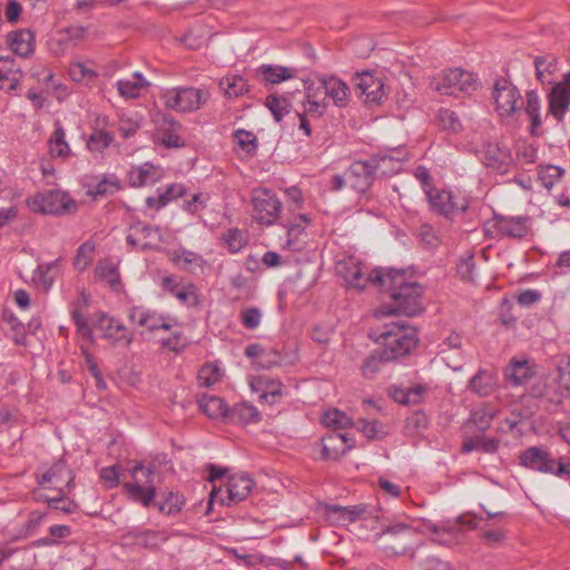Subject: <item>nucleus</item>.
<instances>
[{
  "label": "nucleus",
  "instance_id": "f257e3e1",
  "mask_svg": "<svg viewBox=\"0 0 570 570\" xmlns=\"http://www.w3.org/2000/svg\"><path fill=\"white\" fill-rule=\"evenodd\" d=\"M368 336L383 350L392 362L409 355L417 345L416 328L404 321L384 324Z\"/></svg>",
  "mask_w": 570,
  "mask_h": 570
},
{
  "label": "nucleus",
  "instance_id": "f03ea898",
  "mask_svg": "<svg viewBox=\"0 0 570 570\" xmlns=\"http://www.w3.org/2000/svg\"><path fill=\"white\" fill-rule=\"evenodd\" d=\"M374 538L379 547L385 552L395 556L410 554L413 558L419 532L405 523H395L376 533Z\"/></svg>",
  "mask_w": 570,
  "mask_h": 570
},
{
  "label": "nucleus",
  "instance_id": "7ed1b4c3",
  "mask_svg": "<svg viewBox=\"0 0 570 570\" xmlns=\"http://www.w3.org/2000/svg\"><path fill=\"white\" fill-rule=\"evenodd\" d=\"M209 99V92L195 87H173L161 89L159 100L166 109L177 112H193Z\"/></svg>",
  "mask_w": 570,
  "mask_h": 570
},
{
  "label": "nucleus",
  "instance_id": "20e7f679",
  "mask_svg": "<svg viewBox=\"0 0 570 570\" xmlns=\"http://www.w3.org/2000/svg\"><path fill=\"white\" fill-rule=\"evenodd\" d=\"M519 460L520 465L527 469L570 480V463L557 461L550 452L540 446L528 448L520 454Z\"/></svg>",
  "mask_w": 570,
  "mask_h": 570
},
{
  "label": "nucleus",
  "instance_id": "39448f33",
  "mask_svg": "<svg viewBox=\"0 0 570 570\" xmlns=\"http://www.w3.org/2000/svg\"><path fill=\"white\" fill-rule=\"evenodd\" d=\"M27 204L32 212L48 215L71 214L78 208L76 202L59 189L38 191Z\"/></svg>",
  "mask_w": 570,
  "mask_h": 570
},
{
  "label": "nucleus",
  "instance_id": "423d86ee",
  "mask_svg": "<svg viewBox=\"0 0 570 570\" xmlns=\"http://www.w3.org/2000/svg\"><path fill=\"white\" fill-rule=\"evenodd\" d=\"M433 90L449 96H456L460 92L471 94L476 89L474 76L461 68H449L433 77L430 82Z\"/></svg>",
  "mask_w": 570,
  "mask_h": 570
},
{
  "label": "nucleus",
  "instance_id": "0eeeda50",
  "mask_svg": "<svg viewBox=\"0 0 570 570\" xmlns=\"http://www.w3.org/2000/svg\"><path fill=\"white\" fill-rule=\"evenodd\" d=\"M492 99L497 112L502 118H510L521 110L523 100L517 86L507 78H499L492 88Z\"/></svg>",
  "mask_w": 570,
  "mask_h": 570
},
{
  "label": "nucleus",
  "instance_id": "6e6552de",
  "mask_svg": "<svg viewBox=\"0 0 570 570\" xmlns=\"http://www.w3.org/2000/svg\"><path fill=\"white\" fill-rule=\"evenodd\" d=\"M422 287L416 282H411L402 291L392 294L393 306L382 307L381 315L404 314L407 316L417 315L422 312Z\"/></svg>",
  "mask_w": 570,
  "mask_h": 570
},
{
  "label": "nucleus",
  "instance_id": "1a4fd4ad",
  "mask_svg": "<svg viewBox=\"0 0 570 570\" xmlns=\"http://www.w3.org/2000/svg\"><path fill=\"white\" fill-rule=\"evenodd\" d=\"M130 472L132 481L125 483L126 492L134 501L140 502L145 507L149 505L156 494L153 481L154 469L136 464Z\"/></svg>",
  "mask_w": 570,
  "mask_h": 570
},
{
  "label": "nucleus",
  "instance_id": "9d476101",
  "mask_svg": "<svg viewBox=\"0 0 570 570\" xmlns=\"http://www.w3.org/2000/svg\"><path fill=\"white\" fill-rule=\"evenodd\" d=\"M253 217L262 225H274L282 209V202L271 189L258 188L253 191Z\"/></svg>",
  "mask_w": 570,
  "mask_h": 570
},
{
  "label": "nucleus",
  "instance_id": "9b49d317",
  "mask_svg": "<svg viewBox=\"0 0 570 570\" xmlns=\"http://www.w3.org/2000/svg\"><path fill=\"white\" fill-rule=\"evenodd\" d=\"M426 198L433 212L451 217L455 214L463 213L469 204L466 198L460 194L446 189H426Z\"/></svg>",
  "mask_w": 570,
  "mask_h": 570
},
{
  "label": "nucleus",
  "instance_id": "f8f14e48",
  "mask_svg": "<svg viewBox=\"0 0 570 570\" xmlns=\"http://www.w3.org/2000/svg\"><path fill=\"white\" fill-rule=\"evenodd\" d=\"M375 158L356 160L346 169L348 186L360 194L366 193L380 175Z\"/></svg>",
  "mask_w": 570,
  "mask_h": 570
},
{
  "label": "nucleus",
  "instance_id": "ddd939ff",
  "mask_svg": "<svg viewBox=\"0 0 570 570\" xmlns=\"http://www.w3.org/2000/svg\"><path fill=\"white\" fill-rule=\"evenodd\" d=\"M36 478L40 487L56 490L59 494L63 493V488L70 491L75 487V474L63 460H58L43 473H37Z\"/></svg>",
  "mask_w": 570,
  "mask_h": 570
},
{
  "label": "nucleus",
  "instance_id": "4468645a",
  "mask_svg": "<svg viewBox=\"0 0 570 570\" xmlns=\"http://www.w3.org/2000/svg\"><path fill=\"white\" fill-rule=\"evenodd\" d=\"M482 161L488 168L505 174L512 167L514 158L511 149L504 142L488 140L483 144Z\"/></svg>",
  "mask_w": 570,
  "mask_h": 570
},
{
  "label": "nucleus",
  "instance_id": "2eb2a0df",
  "mask_svg": "<svg viewBox=\"0 0 570 570\" xmlns=\"http://www.w3.org/2000/svg\"><path fill=\"white\" fill-rule=\"evenodd\" d=\"M131 323L145 327L148 331L170 330L177 324V321L170 316L158 314L155 311L142 306L131 307L128 314Z\"/></svg>",
  "mask_w": 570,
  "mask_h": 570
},
{
  "label": "nucleus",
  "instance_id": "dca6fc26",
  "mask_svg": "<svg viewBox=\"0 0 570 570\" xmlns=\"http://www.w3.org/2000/svg\"><path fill=\"white\" fill-rule=\"evenodd\" d=\"M549 115L557 121H562L570 106V71L563 75V80L556 83L549 94Z\"/></svg>",
  "mask_w": 570,
  "mask_h": 570
},
{
  "label": "nucleus",
  "instance_id": "f3484780",
  "mask_svg": "<svg viewBox=\"0 0 570 570\" xmlns=\"http://www.w3.org/2000/svg\"><path fill=\"white\" fill-rule=\"evenodd\" d=\"M94 324L104 332V336L114 343L129 346L132 342V335L126 326L118 320L99 312L95 315Z\"/></svg>",
  "mask_w": 570,
  "mask_h": 570
},
{
  "label": "nucleus",
  "instance_id": "a211bd4d",
  "mask_svg": "<svg viewBox=\"0 0 570 570\" xmlns=\"http://www.w3.org/2000/svg\"><path fill=\"white\" fill-rule=\"evenodd\" d=\"M406 273L403 269L396 271L393 268H375L374 269V286L392 297V294L400 292L410 284Z\"/></svg>",
  "mask_w": 570,
  "mask_h": 570
},
{
  "label": "nucleus",
  "instance_id": "6ab92c4d",
  "mask_svg": "<svg viewBox=\"0 0 570 570\" xmlns=\"http://www.w3.org/2000/svg\"><path fill=\"white\" fill-rule=\"evenodd\" d=\"M356 90L365 104H380L385 97L384 83L372 72L364 71L355 77Z\"/></svg>",
  "mask_w": 570,
  "mask_h": 570
},
{
  "label": "nucleus",
  "instance_id": "aec40b11",
  "mask_svg": "<svg viewBox=\"0 0 570 570\" xmlns=\"http://www.w3.org/2000/svg\"><path fill=\"white\" fill-rule=\"evenodd\" d=\"M340 274L348 286L357 289H364L367 284L374 285V269L365 273V265L354 258L341 264Z\"/></svg>",
  "mask_w": 570,
  "mask_h": 570
},
{
  "label": "nucleus",
  "instance_id": "412c9836",
  "mask_svg": "<svg viewBox=\"0 0 570 570\" xmlns=\"http://www.w3.org/2000/svg\"><path fill=\"white\" fill-rule=\"evenodd\" d=\"M347 433L333 431L322 439V456L325 460L336 461L341 459L348 450L353 448L352 443H348Z\"/></svg>",
  "mask_w": 570,
  "mask_h": 570
},
{
  "label": "nucleus",
  "instance_id": "4be33fe9",
  "mask_svg": "<svg viewBox=\"0 0 570 570\" xmlns=\"http://www.w3.org/2000/svg\"><path fill=\"white\" fill-rule=\"evenodd\" d=\"M317 82L323 85L326 99H332L336 107L341 108L347 105L350 88L343 80L333 75H320Z\"/></svg>",
  "mask_w": 570,
  "mask_h": 570
},
{
  "label": "nucleus",
  "instance_id": "5701e85b",
  "mask_svg": "<svg viewBox=\"0 0 570 570\" xmlns=\"http://www.w3.org/2000/svg\"><path fill=\"white\" fill-rule=\"evenodd\" d=\"M535 374V366L528 358H512L504 368L505 380L514 386L528 383Z\"/></svg>",
  "mask_w": 570,
  "mask_h": 570
},
{
  "label": "nucleus",
  "instance_id": "b1692460",
  "mask_svg": "<svg viewBox=\"0 0 570 570\" xmlns=\"http://www.w3.org/2000/svg\"><path fill=\"white\" fill-rule=\"evenodd\" d=\"M498 376L493 371L480 368L469 381L468 389L480 397L490 396L498 389Z\"/></svg>",
  "mask_w": 570,
  "mask_h": 570
},
{
  "label": "nucleus",
  "instance_id": "393cba45",
  "mask_svg": "<svg viewBox=\"0 0 570 570\" xmlns=\"http://www.w3.org/2000/svg\"><path fill=\"white\" fill-rule=\"evenodd\" d=\"M161 176L163 173L159 167L150 163H145L140 166L132 167L127 174V179L131 187H142L154 185Z\"/></svg>",
  "mask_w": 570,
  "mask_h": 570
},
{
  "label": "nucleus",
  "instance_id": "a878e982",
  "mask_svg": "<svg viewBox=\"0 0 570 570\" xmlns=\"http://www.w3.org/2000/svg\"><path fill=\"white\" fill-rule=\"evenodd\" d=\"M61 258L39 264L32 274V282L39 289L49 292L53 286L60 269Z\"/></svg>",
  "mask_w": 570,
  "mask_h": 570
},
{
  "label": "nucleus",
  "instance_id": "bb28decb",
  "mask_svg": "<svg viewBox=\"0 0 570 570\" xmlns=\"http://www.w3.org/2000/svg\"><path fill=\"white\" fill-rule=\"evenodd\" d=\"M494 227L502 236L522 238L528 232L527 217H494Z\"/></svg>",
  "mask_w": 570,
  "mask_h": 570
},
{
  "label": "nucleus",
  "instance_id": "cd10ccee",
  "mask_svg": "<svg viewBox=\"0 0 570 570\" xmlns=\"http://www.w3.org/2000/svg\"><path fill=\"white\" fill-rule=\"evenodd\" d=\"M226 493L228 494V504L245 500L254 488V481L247 474L232 475L226 483Z\"/></svg>",
  "mask_w": 570,
  "mask_h": 570
},
{
  "label": "nucleus",
  "instance_id": "c85d7f7f",
  "mask_svg": "<svg viewBox=\"0 0 570 570\" xmlns=\"http://www.w3.org/2000/svg\"><path fill=\"white\" fill-rule=\"evenodd\" d=\"M125 538L130 540L132 544L146 549H157L168 539L165 531L139 529L129 531Z\"/></svg>",
  "mask_w": 570,
  "mask_h": 570
},
{
  "label": "nucleus",
  "instance_id": "c756f323",
  "mask_svg": "<svg viewBox=\"0 0 570 570\" xmlns=\"http://www.w3.org/2000/svg\"><path fill=\"white\" fill-rule=\"evenodd\" d=\"M21 71L12 57H0V89L8 92L16 90L20 83Z\"/></svg>",
  "mask_w": 570,
  "mask_h": 570
},
{
  "label": "nucleus",
  "instance_id": "7c9ffc66",
  "mask_svg": "<svg viewBox=\"0 0 570 570\" xmlns=\"http://www.w3.org/2000/svg\"><path fill=\"white\" fill-rule=\"evenodd\" d=\"M541 100L535 90H528L525 92L524 112L530 121V132L532 136H538L541 128L542 112Z\"/></svg>",
  "mask_w": 570,
  "mask_h": 570
},
{
  "label": "nucleus",
  "instance_id": "2f4dec72",
  "mask_svg": "<svg viewBox=\"0 0 570 570\" xmlns=\"http://www.w3.org/2000/svg\"><path fill=\"white\" fill-rule=\"evenodd\" d=\"M10 49L22 58L29 57L35 50V35L29 29H21L8 35Z\"/></svg>",
  "mask_w": 570,
  "mask_h": 570
},
{
  "label": "nucleus",
  "instance_id": "473e14b6",
  "mask_svg": "<svg viewBox=\"0 0 570 570\" xmlns=\"http://www.w3.org/2000/svg\"><path fill=\"white\" fill-rule=\"evenodd\" d=\"M256 73L262 77L265 83H281L297 76V69L293 67H283L277 65H261Z\"/></svg>",
  "mask_w": 570,
  "mask_h": 570
},
{
  "label": "nucleus",
  "instance_id": "72a5a7b5",
  "mask_svg": "<svg viewBox=\"0 0 570 570\" xmlns=\"http://www.w3.org/2000/svg\"><path fill=\"white\" fill-rule=\"evenodd\" d=\"M371 157L375 158L381 176L396 174L400 169L401 163L405 160V155L399 149L381 151L372 155Z\"/></svg>",
  "mask_w": 570,
  "mask_h": 570
},
{
  "label": "nucleus",
  "instance_id": "f704fd0d",
  "mask_svg": "<svg viewBox=\"0 0 570 570\" xmlns=\"http://www.w3.org/2000/svg\"><path fill=\"white\" fill-rule=\"evenodd\" d=\"M325 511L327 518L334 522L351 523L357 519H361L366 512V509L362 504L351 507L331 504L326 507Z\"/></svg>",
  "mask_w": 570,
  "mask_h": 570
},
{
  "label": "nucleus",
  "instance_id": "c9c22d12",
  "mask_svg": "<svg viewBox=\"0 0 570 570\" xmlns=\"http://www.w3.org/2000/svg\"><path fill=\"white\" fill-rule=\"evenodd\" d=\"M199 407L210 419H223L227 423L229 407L223 399L215 395L204 394L198 400Z\"/></svg>",
  "mask_w": 570,
  "mask_h": 570
},
{
  "label": "nucleus",
  "instance_id": "e433bc0d",
  "mask_svg": "<svg viewBox=\"0 0 570 570\" xmlns=\"http://www.w3.org/2000/svg\"><path fill=\"white\" fill-rule=\"evenodd\" d=\"M261 420V414L258 410L247 403L242 402L238 404H235L229 410V416L227 419V423H237V424H249V423H256Z\"/></svg>",
  "mask_w": 570,
  "mask_h": 570
},
{
  "label": "nucleus",
  "instance_id": "4c0bfd02",
  "mask_svg": "<svg viewBox=\"0 0 570 570\" xmlns=\"http://www.w3.org/2000/svg\"><path fill=\"white\" fill-rule=\"evenodd\" d=\"M180 124L173 117L164 118L159 128L161 144L168 148H178L184 146V140L179 136Z\"/></svg>",
  "mask_w": 570,
  "mask_h": 570
},
{
  "label": "nucleus",
  "instance_id": "58836bf2",
  "mask_svg": "<svg viewBox=\"0 0 570 570\" xmlns=\"http://www.w3.org/2000/svg\"><path fill=\"white\" fill-rule=\"evenodd\" d=\"M171 262L187 272H195L203 268L205 259L197 253L179 248L170 253Z\"/></svg>",
  "mask_w": 570,
  "mask_h": 570
},
{
  "label": "nucleus",
  "instance_id": "ea45409f",
  "mask_svg": "<svg viewBox=\"0 0 570 570\" xmlns=\"http://www.w3.org/2000/svg\"><path fill=\"white\" fill-rule=\"evenodd\" d=\"M158 228H153L141 222H135L129 226V232L126 237V243L132 249H148L151 247L150 242H144L140 234H158Z\"/></svg>",
  "mask_w": 570,
  "mask_h": 570
},
{
  "label": "nucleus",
  "instance_id": "a19ab883",
  "mask_svg": "<svg viewBox=\"0 0 570 570\" xmlns=\"http://www.w3.org/2000/svg\"><path fill=\"white\" fill-rule=\"evenodd\" d=\"M89 294L85 291L80 292L79 298L71 303V317L77 326L78 332H80L83 336L90 337L92 330L88 323V320L81 314L82 306H88L89 304Z\"/></svg>",
  "mask_w": 570,
  "mask_h": 570
},
{
  "label": "nucleus",
  "instance_id": "79ce46f5",
  "mask_svg": "<svg viewBox=\"0 0 570 570\" xmlns=\"http://www.w3.org/2000/svg\"><path fill=\"white\" fill-rule=\"evenodd\" d=\"M147 86L148 82L138 71L132 75L131 79H120L117 81L119 95L127 99L139 97L141 89Z\"/></svg>",
  "mask_w": 570,
  "mask_h": 570
},
{
  "label": "nucleus",
  "instance_id": "37998d69",
  "mask_svg": "<svg viewBox=\"0 0 570 570\" xmlns=\"http://www.w3.org/2000/svg\"><path fill=\"white\" fill-rule=\"evenodd\" d=\"M389 362L392 361L386 358L381 347H377L364 360L361 366V373L365 379H373Z\"/></svg>",
  "mask_w": 570,
  "mask_h": 570
},
{
  "label": "nucleus",
  "instance_id": "c03bdc74",
  "mask_svg": "<svg viewBox=\"0 0 570 570\" xmlns=\"http://www.w3.org/2000/svg\"><path fill=\"white\" fill-rule=\"evenodd\" d=\"M558 59L552 55L534 59L535 77L541 83H551V76L557 71Z\"/></svg>",
  "mask_w": 570,
  "mask_h": 570
},
{
  "label": "nucleus",
  "instance_id": "a18cd8bd",
  "mask_svg": "<svg viewBox=\"0 0 570 570\" xmlns=\"http://www.w3.org/2000/svg\"><path fill=\"white\" fill-rule=\"evenodd\" d=\"M66 134L62 126L57 122L56 129L49 138V153L52 157L66 158L70 155V147L66 141Z\"/></svg>",
  "mask_w": 570,
  "mask_h": 570
},
{
  "label": "nucleus",
  "instance_id": "49530a36",
  "mask_svg": "<svg viewBox=\"0 0 570 570\" xmlns=\"http://www.w3.org/2000/svg\"><path fill=\"white\" fill-rule=\"evenodd\" d=\"M65 493V491L62 494L58 493V497L55 498H50L46 494H39L38 500L47 502L50 509L61 511L66 514L77 512L79 510L78 503L67 498Z\"/></svg>",
  "mask_w": 570,
  "mask_h": 570
},
{
  "label": "nucleus",
  "instance_id": "de8ad7c7",
  "mask_svg": "<svg viewBox=\"0 0 570 570\" xmlns=\"http://www.w3.org/2000/svg\"><path fill=\"white\" fill-rule=\"evenodd\" d=\"M311 224V218L306 214H301L294 223L285 225L287 228V240L285 247L289 249H298L296 240L303 234L305 228Z\"/></svg>",
  "mask_w": 570,
  "mask_h": 570
},
{
  "label": "nucleus",
  "instance_id": "09e8293b",
  "mask_svg": "<svg viewBox=\"0 0 570 570\" xmlns=\"http://www.w3.org/2000/svg\"><path fill=\"white\" fill-rule=\"evenodd\" d=\"M223 377V370L217 363L204 364L197 376L198 385L209 387L218 383Z\"/></svg>",
  "mask_w": 570,
  "mask_h": 570
},
{
  "label": "nucleus",
  "instance_id": "8fccbe9b",
  "mask_svg": "<svg viewBox=\"0 0 570 570\" xmlns=\"http://www.w3.org/2000/svg\"><path fill=\"white\" fill-rule=\"evenodd\" d=\"M438 122L440 128L449 134H459L463 129L458 114L450 109H441L439 111Z\"/></svg>",
  "mask_w": 570,
  "mask_h": 570
},
{
  "label": "nucleus",
  "instance_id": "3c124183",
  "mask_svg": "<svg viewBox=\"0 0 570 570\" xmlns=\"http://www.w3.org/2000/svg\"><path fill=\"white\" fill-rule=\"evenodd\" d=\"M265 106L269 109L277 122H279L291 109V102L288 99L284 96L277 95H268L266 97Z\"/></svg>",
  "mask_w": 570,
  "mask_h": 570
},
{
  "label": "nucleus",
  "instance_id": "603ef678",
  "mask_svg": "<svg viewBox=\"0 0 570 570\" xmlns=\"http://www.w3.org/2000/svg\"><path fill=\"white\" fill-rule=\"evenodd\" d=\"M219 85L229 98L242 96L248 91L247 81L240 76L225 77Z\"/></svg>",
  "mask_w": 570,
  "mask_h": 570
},
{
  "label": "nucleus",
  "instance_id": "864d4df0",
  "mask_svg": "<svg viewBox=\"0 0 570 570\" xmlns=\"http://www.w3.org/2000/svg\"><path fill=\"white\" fill-rule=\"evenodd\" d=\"M222 239L233 254L240 252L248 242L246 233L238 228L227 229Z\"/></svg>",
  "mask_w": 570,
  "mask_h": 570
},
{
  "label": "nucleus",
  "instance_id": "5fc2aeb1",
  "mask_svg": "<svg viewBox=\"0 0 570 570\" xmlns=\"http://www.w3.org/2000/svg\"><path fill=\"white\" fill-rule=\"evenodd\" d=\"M322 422L334 430H343L352 425L351 419L342 411L332 409L323 414Z\"/></svg>",
  "mask_w": 570,
  "mask_h": 570
},
{
  "label": "nucleus",
  "instance_id": "6e6d98bb",
  "mask_svg": "<svg viewBox=\"0 0 570 570\" xmlns=\"http://www.w3.org/2000/svg\"><path fill=\"white\" fill-rule=\"evenodd\" d=\"M185 189L181 185H171L167 188L165 193L159 195L157 198L148 197L146 203L149 207H155L157 209L166 206L170 199L178 198L183 196Z\"/></svg>",
  "mask_w": 570,
  "mask_h": 570
},
{
  "label": "nucleus",
  "instance_id": "4d7b16f0",
  "mask_svg": "<svg viewBox=\"0 0 570 570\" xmlns=\"http://www.w3.org/2000/svg\"><path fill=\"white\" fill-rule=\"evenodd\" d=\"M95 244L90 242H85L83 244H81L78 247L77 254L73 258V267L78 271H85L92 262Z\"/></svg>",
  "mask_w": 570,
  "mask_h": 570
},
{
  "label": "nucleus",
  "instance_id": "13d9d810",
  "mask_svg": "<svg viewBox=\"0 0 570 570\" xmlns=\"http://www.w3.org/2000/svg\"><path fill=\"white\" fill-rule=\"evenodd\" d=\"M114 141V136L106 130H94V132L89 136L87 141L88 148L91 151L101 153L104 149L109 147Z\"/></svg>",
  "mask_w": 570,
  "mask_h": 570
},
{
  "label": "nucleus",
  "instance_id": "bf43d9fd",
  "mask_svg": "<svg viewBox=\"0 0 570 570\" xmlns=\"http://www.w3.org/2000/svg\"><path fill=\"white\" fill-rule=\"evenodd\" d=\"M175 297L181 304H184L188 307L198 306L200 303L197 288L193 283L183 284V286L178 289Z\"/></svg>",
  "mask_w": 570,
  "mask_h": 570
},
{
  "label": "nucleus",
  "instance_id": "052dcab7",
  "mask_svg": "<svg viewBox=\"0 0 570 570\" xmlns=\"http://www.w3.org/2000/svg\"><path fill=\"white\" fill-rule=\"evenodd\" d=\"M563 168L554 165H547L540 168L539 179L546 188L550 189L563 176Z\"/></svg>",
  "mask_w": 570,
  "mask_h": 570
},
{
  "label": "nucleus",
  "instance_id": "680f3d73",
  "mask_svg": "<svg viewBox=\"0 0 570 570\" xmlns=\"http://www.w3.org/2000/svg\"><path fill=\"white\" fill-rule=\"evenodd\" d=\"M481 538L488 546L499 544L505 540L507 531L501 525L492 529L491 524L487 522L481 528Z\"/></svg>",
  "mask_w": 570,
  "mask_h": 570
},
{
  "label": "nucleus",
  "instance_id": "e2e57ef3",
  "mask_svg": "<svg viewBox=\"0 0 570 570\" xmlns=\"http://www.w3.org/2000/svg\"><path fill=\"white\" fill-rule=\"evenodd\" d=\"M97 274L105 279L111 288H117L120 285V276L117 267L111 263H100L97 267Z\"/></svg>",
  "mask_w": 570,
  "mask_h": 570
},
{
  "label": "nucleus",
  "instance_id": "0e129e2a",
  "mask_svg": "<svg viewBox=\"0 0 570 570\" xmlns=\"http://www.w3.org/2000/svg\"><path fill=\"white\" fill-rule=\"evenodd\" d=\"M494 415V411L483 406L472 412L471 420L479 430L485 431L491 425Z\"/></svg>",
  "mask_w": 570,
  "mask_h": 570
},
{
  "label": "nucleus",
  "instance_id": "69168bd1",
  "mask_svg": "<svg viewBox=\"0 0 570 570\" xmlns=\"http://www.w3.org/2000/svg\"><path fill=\"white\" fill-rule=\"evenodd\" d=\"M69 76L73 81L80 82L85 79L92 80L97 77V72L82 62H71L69 66Z\"/></svg>",
  "mask_w": 570,
  "mask_h": 570
},
{
  "label": "nucleus",
  "instance_id": "338daca9",
  "mask_svg": "<svg viewBox=\"0 0 570 570\" xmlns=\"http://www.w3.org/2000/svg\"><path fill=\"white\" fill-rule=\"evenodd\" d=\"M262 313L257 307H249L240 313V322L247 330H255L259 326Z\"/></svg>",
  "mask_w": 570,
  "mask_h": 570
},
{
  "label": "nucleus",
  "instance_id": "774afa93",
  "mask_svg": "<svg viewBox=\"0 0 570 570\" xmlns=\"http://www.w3.org/2000/svg\"><path fill=\"white\" fill-rule=\"evenodd\" d=\"M237 144L245 149L249 154H254L256 151V136L247 130L238 129L234 134Z\"/></svg>",
  "mask_w": 570,
  "mask_h": 570
}]
</instances>
